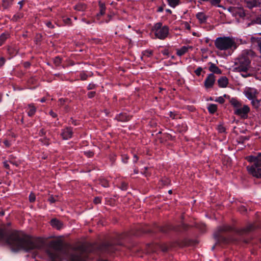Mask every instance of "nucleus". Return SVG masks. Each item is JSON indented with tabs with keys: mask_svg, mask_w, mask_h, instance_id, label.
Here are the masks:
<instances>
[{
	"mask_svg": "<svg viewBox=\"0 0 261 261\" xmlns=\"http://www.w3.org/2000/svg\"><path fill=\"white\" fill-rule=\"evenodd\" d=\"M29 108L30 109V110L28 112V115L29 116H32L36 112V108L33 105H32L31 104L29 105Z\"/></svg>",
	"mask_w": 261,
	"mask_h": 261,
	"instance_id": "nucleus-28",
	"label": "nucleus"
},
{
	"mask_svg": "<svg viewBox=\"0 0 261 261\" xmlns=\"http://www.w3.org/2000/svg\"><path fill=\"white\" fill-rule=\"evenodd\" d=\"M50 224L53 227H55L57 229H60L63 226L62 222L56 218L53 219L50 221Z\"/></svg>",
	"mask_w": 261,
	"mask_h": 261,
	"instance_id": "nucleus-15",
	"label": "nucleus"
},
{
	"mask_svg": "<svg viewBox=\"0 0 261 261\" xmlns=\"http://www.w3.org/2000/svg\"><path fill=\"white\" fill-rule=\"evenodd\" d=\"M95 95V92L92 91L88 93V96L89 98L93 97Z\"/></svg>",
	"mask_w": 261,
	"mask_h": 261,
	"instance_id": "nucleus-49",
	"label": "nucleus"
},
{
	"mask_svg": "<svg viewBox=\"0 0 261 261\" xmlns=\"http://www.w3.org/2000/svg\"><path fill=\"white\" fill-rule=\"evenodd\" d=\"M127 184L125 182H122L121 184V188L123 190H125L127 189Z\"/></svg>",
	"mask_w": 261,
	"mask_h": 261,
	"instance_id": "nucleus-52",
	"label": "nucleus"
},
{
	"mask_svg": "<svg viewBox=\"0 0 261 261\" xmlns=\"http://www.w3.org/2000/svg\"><path fill=\"white\" fill-rule=\"evenodd\" d=\"M208 65H210L208 67V70L212 72V73L218 74H221L222 73L221 70L218 66H217L215 64L210 62L208 63Z\"/></svg>",
	"mask_w": 261,
	"mask_h": 261,
	"instance_id": "nucleus-11",
	"label": "nucleus"
},
{
	"mask_svg": "<svg viewBox=\"0 0 261 261\" xmlns=\"http://www.w3.org/2000/svg\"><path fill=\"white\" fill-rule=\"evenodd\" d=\"M233 230V228L229 225H223L218 227L217 230L214 233V236L217 241L216 244L221 243L224 244L228 243L230 240L223 236V234Z\"/></svg>",
	"mask_w": 261,
	"mask_h": 261,
	"instance_id": "nucleus-5",
	"label": "nucleus"
},
{
	"mask_svg": "<svg viewBox=\"0 0 261 261\" xmlns=\"http://www.w3.org/2000/svg\"><path fill=\"white\" fill-rule=\"evenodd\" d=\"M49 245L55 250L54 252L49 253L51 261H61L60 253L68 255L70 261H86L87 259L88 250L84 245L77 247L70 254H68L69 245L63 243L61 240H53Z\"/></svg>",
	"mask_w": 261,
	"mask_h": 261,
	"instance_id": "nucleus-2",
	"label": "nucleus"
},
{
	"mask_svg": "<svg viewBox=\"0 0 261 261\" xmlns=\"http://www.w3.org/2000/svg\"><path fill=\"white\" fill-rule=\"evenodd\" d=\"M68 101L67 99H63V98H60L59 100V102L60 103V105L61 106H63L64 105V103Z\"/></svg>",
	"mask_w": 261,
	"mask_h": 261,
	"instance_id": "nucleus-46",
	"label": "nucleus"
},
{
	"mask_svg": "<svg viewBox=\"0 0 261 261\" xmlns=\"http://www.w3.org/2000/svg\"><path fill=\"white\" fill-rule=\"evenodd\" d=\"M236 236L240 237L239 239H235L232 240V241H237L241 240H243L244 239V230L243 229H237L235 230Z\"/></svg>",
	"mask_w": 261,
	"mask_h": 261,
	"instance_id": "nucleus-16",
	"label": "nucleus"
},
{
	"mask_svg": "<svg viewBox=\"0 0 261 261\" xmlns=\"http://www.w3.org/2000/svg\"><path fill=\"white\" fill-rule=\"evenodd\" d=\"M251 41L253 43H256V46H257L259 48V50L261 53V37L259 39L254 37H251Z\"/></svg>",
	"mask_w": 261,
	"mask_h": 261,
	"instance_id": "nucleus-21",
	"label": "nucleus"
},
{
	"mask_svg": "<svg viewBox=\"0 0 261 261\" xmlns=\"http://www.w3.org/2000/svg\"><path fill=\"white\" fill-rule=\"evenodd\" d=\"M0 242L7 243L14 250H23L25 251L41 249L43 246V242L41 239L32 238L17 231L6 233L1 229Z\"/></svg>",
	"mask_w": 261,
	"mask_h": 261,
	"instance_id": "nucleus-1",
	"label": "nucleus"
},
{
	"mask_svg": "<svg viewBox=\"0 0 261 261\" xmlns=\"http://www.w3.org/2000/svg\"><path fill=\"white\" fill-rule=\"evenodd\" d=\"M218 84L220 87L225 88L228 84V79L226 76H222L218 80Z\"/></svg>",
	"mask_w": 261,
	"mask_h": 261,
	"instance_id": "nucleus-14",
	"label": "nucleus"
},
{
	"mask_svg": "<svg viewBox=\"0 0 261 261\" xmlns=\"http://www.w3.org/2000/svg\"><path fill=\"white\" fill-rule=\"evenodd\" d=\"M36 196L33 193H31L29 196V201L30 202H34L35 201Z\"/></svg>",
	"mask_w": 261,
	"mask_h": 261,
	"instance_id": "nucleus-36",
	"label": "nucleus"
},
{
	"mask_svg": "<svg viewBox=\"0 0 261 261\" xmlns=\"http://www.w3.org/2000/svg\"><path fill=\"white\" fill-rule=\"evenodd\" d=\"M256 161L258 162L259 164L261 165V153L258 154L257 157Z\"/></svg>",
	"mask_w": 261,
	"mask_h": 261,
	"instance_id": "nucleus-57",
	"label": "nucleus"
},
{
	"mask_svg": "<svg viewBox=\"0 0 261 261\" xmlns=\"http://www.w3.org/2000/svg\"><path fill=\"white\" fill-rule=\"evenodd\" d=\"M14 0H2V7L4 9H8L12 4Z\"/></svg>",
	"mask_w": 261,
	"mask_h": 261,
	"instance_id": "nucleus-20",
	"label": "nucleus"
},
{
	"mask_svg": "<svg viewBox=\"0 0 261 261\" xmlns=\"http://www.w3.org/2000/svg\"><path fill=\"white\" fill-rule=\"evenodd\" d=\"M140 231L144 233H149L151 232L152 231L150 229H145V228H142L140 229Z\"/></svg>",
	"mask_w": 261,
	"mask_h": 261,
	"instance_id": "nucleus-53",
	"label": "nucleus"
},
{
	"mask_svg": "<svg viewBox=\"0 0 261 261\" xmlns=\"http://www.w3.org/2000/svg\"><path fill=\"white\" fill-rule=\"evenodd\" d=\"M5 62V59L3 57L0 58V67L2 66Z\"/></svg>",
	"mask_w": 261,
	"mask_h": 261,
	"instance_id": "nucleus-55",
	"label": "nucleus"
},
{
	"mask_svg": "<svg viewBox=\"0 0 261 261\" xmlns=\"http://www.w3.org/2000/svg\"><path fill=\"white\" fill-rule=\"evenodd\" d=\"M159 230L162 232L166 233L168 231V230L172 229L170 226H161L159 228Z\"/></svg>",
	"mask_w": 261,
	"mask_h": 261,
	"instance_id": "nucleus-30",
	"label": "nucleus"
},
{
	"mask_svg": "<svg viewBox=\"0 0 261 261\" xmlns=\"http://www.w3.org/2000/svg\"><path fill=\"white\" fill-rule=\"evenodd\" d=\"M173 246H171V245L169 246L166 244H161L160 245V248L163 252H166V251H168V250L169 249V248L170 247H172Z\"/></svg>",
	"mask_w": 261,
	"mask_h": 261,
	"instance_id": "nucleus-31",
	"label": "nucleus"
},
{
	"mask_svg": "<svg viewBox=\"0 0 261 261\" xmlns=\"http://www.w3.org/2000/svg\"><path fill=\"white\" fill-rule=\"evenodd\" d=\"M61 135L63 139L66 140L70 138L72 135V130L70 127H67L63 131Z\"/></svg>",
	"mask_w": 261,
	"mask_h": 261,
	"instance_id": "nucleus-12",
	"label": "nucleus"
},
{
	"mask_svg": "<svg viewBox=\"0 0 261 261\" xmlns=\"http://www.w3.org/2000/svg\"><path fill=\"white\" fill-rule=\"evenodd\" d=\"M231 104L236 108H240L241 107V103L235 98H231L230 100Z\"/></svg>",
	"mask_w": 261,
	"mask_h": 261,
	"instance_id": "nucleus-22",
	"label": "nucleus"
},
{
	"mask_svg": "<svg viewBox=\"0 0 261 261\" xmlns=\"http://www.w3.org/2000/svg\"><path fill=\"white\" fill-rule=\"evenodd\" d=\"M168 28L167 26L162 27V29H158L155 32V35L160 39H165L168 34Z\"/></svg>",
	"mask_w": 261,
	"mask_h": 261,
	"instance_id": "nucleus-9",
	"label": "nucleus"
},
{
	"mask_svg": "<svg viewBox=\"0 0 261 261\" xmlns=\"http://www.w3.org/2000/svg\"><path fill=\"white\" fill-rule=\"evenodd\" d=\"M169 3V5L172 7H176L177 5H178L179 0H167Z\"/></svg>",
	"mask_w": 261,
	"mask_h": 261,
	"instance_id": "nucleus-29",
	"label": "nucleus"
},
{
	"mask_svg": "<svg viewBox=\"0 0 261 261\" xmlns=\"http://www.w3.org/2000/svg\"><path fill=\"white\" fill-rule=\"evenodd\" d=\"M118 120L120 121H126L129 120V117L125 114H120L118 117Z\"/></svg>",
	"mask_w": 261,
	"mask_h": 261,
	"instance_id": "nucleus-24",
	"label": "nucleus"
},
{
	"mask_svg": "<svg viewBox=\"0 0 261 261\" xmlns=\"http://www.w3.org/2000/svg\"><path fill=\"white\" fill-rule=\"evenodd\" d=\"M233 129H234V132H236L237 134H238L239 132H242V133L244 132V131L243 130H242V129L239 126H234Z\"/></svg>",
	"mask_w": 261,
	"mask_h": 261,
	"instance_id": "nucleus-43",
	"label": "nucleus"
},
{
	"mask_svg": "<svg viewBox=\"0 0 261 261\" xmlns=\"http://www.w3.org/2000/svg\"><path fill=\"white\" fill-rule=\"evenodd\" d=\"M234 114L238 116H241L242 118L245 116V106L242 108H238L234 111Z\"/></svg>",
	"mask_w": 261,
	"mask_h": 261,
	"instance_id": "nucleus-19",
	"label": "nucleus"
},
{
	"mask_svg": "<svg viewBox=\"0 0 261 261\" xmlns=\"http://www.w3.org/2000/svg\"><path fill=\"white\" fill-rule=\"evenodd\" d=\"M256 91L254 89H249L246 92V95L247 97L251 100V103L255 108H258L259 106V101L256 99Z\"/></svg>",
	"mask_w": 261,
	"mask_h": 261,
	"instance_id": "nucleus-7",
	"label": "nucleus"
},
{
	"mask_svg": "<svg viewBox=\"0 0 261 261\" xmlns=\"http://www.w3.org/2000/svg\"><path fill=\"white\" fill-rule=\"evenodd\" d=\"M100 184L102 186H103L104 187H109L108 181L105 179H100Z\"/></svg>",
	"mask_w": 261,
	"mask_h": 261,
	"instance_id": "nucleus-34",
	"label": "nucleus"
},
{
	"mask_svg": "<svg viewBox=\"0 0 261 261\" xmlns=\"http://www.w3.org/2000/svg\"><path fill=\"white\" fill-rule=\"evenodd\" d=\"M6 38L7 37L4 34L1 35V36H0V46H1L3 44V43L6 40Z\"/></svg>",
	"mask_w": 261,
	"mask_h": 261,
	"instance_id": "nucleus-37",
	"label": "nucleus"
},
{
	"mask_svg": "<svg viewBox=\"0 0 261 261\" xmlns=\"http://www.w3.org/2000/svg\"><path fill=\"white\" fill-rule=\"evenodd\" d=\"M93 202L96 204L100 203L101 202V198L99 197H96L94 198Z\"/></svg>",
	"mask_w": 261,
	"mask_h": 261,
	"instance_id": "nucleus-45",
	"label": "nucleus"
},
{
	"mask_svg": "<svg viewBox=\"0 0 261 261\" xmlns=\"http://www.w3.org/2000/svg\"><path fill=\"white\" fill-rule=\"evenodd\" d=\"M46 25L47 27L54 29L55 28L54 25L52 24L50 21H48L46 22Z\"/></svg>",
	"mask_w": 261,
	"mask_h": 261,
	"instance_id": "nucleus-54",
	"label": "nucleus"
},
{
	"mask_svg": "<svg viewBox=\"0 0 261 261\" xmlns=\"http://www.w3.org/2000/svg\"><path fill=\"white\" fill-rule=\"evenodd\" d=\"M260 0H246V4L247 7L249 8H251L253 7L257 6L259 3Z\"/></svg>",
	"mask_w": 261,
	"mask_h": 261,
	"instance_id": "nucleus-17",
	"label": "nucleus"
},
{
	"mask_svg": "<svg viewBox=\"0 0 261 261\" xmlns=\"http://www.w3.org/2000/svg\"><path fill=\"white\" fill-rule=\"evenodd\" d=\"M216 81V76L213 73H210L204 81V86L206 89L212 88Z\"/></svg>",
	"mask_w": 261,
	"mask_h": 261,
	"instance_id": "nucleus-10",
	"label": "nucleus"
},
{
	"mask_svg": "<svg viewBox=\"0 0 261 261\" xmlns=\"http://www.w3.org/2000/svg\"><path fill=\"white\" fill-rule=\"evenodd\" d=\"M247 170L253 176L261 178V165L257 161L251 166H248Z\"/></svg>",
	"mask_w": 261,
	"mask_h": 261,
	"instance_id": "nucleus-6",
	"label": "nucleus"
},
{
	"mask_svg": "<svg viewBox=\"0 0 261 261\" xmlns=\"http://www.w3.org/2000/svg\"><path fill=\"white\" fill-rule=\"evenodd\" d=\"M74 9L77 11H83L86 9V5L83 3H79L74 7Z\"/></svg>",
	"mask_w": 261,
	"mask_h": 261,
	"instance_id": "nucleus-23",
	"label": "nucleus"
},
{
	"mask_svg": "<svg viewBox=\"0 0 261 261\" xmlns=\"http://www.w3.org/2000/svg\"><path fill=\"white\" fill-rule=\"evenodd\" d=\"M61 59L59 57H57L55 58L54 62L56 66H59L61 63Z\"/></svg>",
	"mask_w": 261,
	"mask_h": 261,
	"instance_id": "nucleus-39",
	"label": "nucleus"
},
{
	"mask_svg": "<svg viewBox=\"0 0 261 261\" xmlns=\"http://www.w3.org/2000/svg\"><path fill=\"white\" fill-rule=\"evenodd\" d=\"M216 101L219 102L220 103H223L225 101V100L223 97H219Z\"/></svg>",
	"mask_w": 261,
	"mask_h": 261,
	"instance_id": "nucleus-50",
	"label": "nucleus"
},
{
	"mask_svg": "<svg viewBox=\"0 0 261 261\" xmlns=\"http://www.w3.org/2000/svg\"><path fill=\"white\" fill-rule=\"evenodd\" d=\"M215 45L220 50H225L231 48L233 46L236 47L234 40L229 37H221L217 38L215 41Z\"/></svg>",
	"mask_w": 261,
	"mask_h": 261,
	"instance_id": "nucleus-4",
	"label": "nucleus"
},
{
	"mask_svg": "<svg viewBox=\"0 0 261 261\" xmlns=\"http://www.w3.org/2000/svg\"><path fill=\"white\" fill-rule=\"evenodd\" d=\"M210 2L213 6L220 7L219 4L220 3L221 0H210Z\"/></svg>",
	"mask_w": 261,
	"mask_h": 261,
	"instance_id": "nucleus-33",
	"label": "nucleus"
},
{
	"mask_svg": "<svg viewBox=\"0 0 261 261\" xmlns=\"http://www.w3.org/2000/svg\"><path fill=\"white\" fill-rule=\"evenodd\" d=\"M184 24L186 29H187L188 30H190L191 27L187 22H185Z\"/></svg>",
	"mask_w": 261,
	"mask_h": 261,
	"instance_id": "nucleus-56",
	"label": "nucleus"
},
{
	"mask_svg": "<svg viewBox=\"0 0 261 261\" xmlns=\"http://www.w3.org/2000/svg\"><path fill=\"white\" fill-rule=\"evenodd\" d=\"M5 145L7 146V147H9L10 145V142L8 141V140H5L4 142Z\"/></svg>",
	"mask_w": 261,
	"mask_h": 261,
	"instance_id": "nucleus-63",
	"label": "nucleus"
},
{
	"mask_svg": "<svg viewBox=\"0 0 261 261\" xmlns=\"http://www.w3.org/2000/svg\"><path fill=\"white\" fill-rule=\"evenodd\" d=\"M162 27L161 23H157L154 26V30H155V32L158 31V29H162Z\"/></svg>",
	"mask_w": 261,
	"mask_h": 261,
	"instance_id": "nucleus-41",
	"label": "nucleus"
},
{
	"mask_svg": "<svg viewBox=\"0 0 261 261\" xmlns=\"http://www.w3.org/2000/svg\"><path fill=\"white\" fill-rule=\"evenodd\" d=\"M105 10L106 9H104V8H102V9H100V13H99V14L101 15H102L105 14Z\"/></svg>",
	"mask_w": 261,
	"mask_h": 261,
	"instance_id": "nucleus-60",
	"label": "nucleus"
},
{
	"mask_svg": "<svg viewBox=\"0 0 261 261\" xmlns=\"http://www.w3.org/2000/svg\"><path fill=\"white\" fill-rule=\"evenodd\" d=\"M95 87V85L94 84H90L89 85L88 87V90L93 89Z\"/></svg>",
	"mask_w": 261,
	"mask_h": 261,
	"instance_id": "nucleus-58",
	"label": "nucleus"
},
{
	"mask_svg": "<svg viewBox=\"0 0 261 261\" xmlns=\"http://www.w3.org/2000/svg\"><path fill=\"white\" fill-rule=\"evenodd\" d=\"M152 54V50H145L143 53V55L148 57H150Z\"/></svg>",
	"mask_w": 261,
	"mask_h": 261,
	"instance_id": "nucleus-42",
	"label": "nucleus"
},
{
	"mask_svg": "<svg viewBox=\"0 0 261 261\" xmlns=\"http://www.w3.org/2000/svg\"><path fill=\"white\" fill-rule=\"evenodd\" d=\"M252 23H258L261 24V15L258 17L256 20H254V21H252Z\"/></svg>",
	"mask_w": 261,
	"mask_h": 261,
	"instance_id": "nucleus-47",
	"label": "nucleus"
},
{
	"mask_svg": "<svg viewBox=\"0 0 261 261\" xmlns=\"http://www.w3.org/2000/svg\"><path fill=\"white\" fill-rule=\"evenodd\" d=\"M85 154L88 157H91L93 156V152L90 151H85Z\"/></svg>",
	"mask_w": 261,
	"mask_h": 261,
	"instance_id": "nucleus-51",
	"label": "nucleus"
},
{
	"mask_svg": "<svg viewBox=\"0 0 261 261\" xmlns=\"http://www.w3.org/2000/svg\"><path fill=\"white\" fill-rule=\"evenodd\" d=\"M234 70L238 72L245 71V56L243 55L236 60Z\"/></svg>",
	"mask_w": 261,
	"mask_h": 261,
	"instance_id": "nucleus-8",
	"label": "nucleus"
},
{
	"mask_svg": "<svg viewBox=\"0 0 261 261\" xmlns=\"http://www.w3.org/2000/svg\"><path fill=\"white\" fill-rule=\"evenodd\" d=\"M202 68L201 67H198L195 71V74L198 75V76H199L201 74V72L202 71Z\"/></svg>",
	"mask_w": 261,
	"mask_h": 261,
	"instance_id": "nucleus-44",
	"label": "nucleus"
},
{
	"mask_svg": "<svg viewBox=\"0 0 261 261\" xmlns=\"http://www.w3.org/2000/svg\"><path fill=\"white\" fill-rule=\"evenodd\" d=\"M188 50V47L186 46L182 47L180 49L178 50L177 51V54L179 56H181L185 54Z\"/></svg>",
	"mask_w": 261,
	"mask_h": 261,
	"instance_id": "nucleus-27",
	"label": "nucleus"
},
{
	"mask_svg": "<svg viewBox=\"0 0 261 261\" xmlns=\"http://www.w3.org/2000/svg\"><path fill=\"white\" fill-rule=\"evenodd\" d=\"M81 77L82 80H85L87 79V75L85 74H82Z\"/></svg>",
	"mask_w": 261,
	"mask_h": 261,
	"instance_id": "nucleus-64",
	"label": "nucleus"
},
{
	"mask_svg": "<svg viewBox=\"0 0 261 261\" xmlns=\"http://www.w3.org/2000/svg\"><path fill=\"white\" fill-rule=\"evenodd\" d=\"M161 182H162L163 185L167 186L170 184V180L168 178H165L164 179H162Z\"/></svg>",
	"mask_w": 261,
	"mask_h": 261,
	"instance_id": "nucleus-38",
	"label": "nucleus"
},
{
	"mask_svg": "<svg viewBox=\"0 0 261 261\" xmlns=\"http://www.w3.org/2000/svg\"><path fill=\"white\" fill-rule=\"evenodd\" d=\"M256 159H257V157H254L252 155L248 156L247 158V160L249 162H253V163H254V162H256Z\"/></svg>",
	"mask_w": 261,
	"mask_h": 261,
	"instance_id": "nucleus-40",
	"label": "nucleus"
},
{
	"mask_svg": "<svg viewBox=\"0 0 261 261\" xmlns=\"http://www.w3.org/2000/svg\"><path fill=\"white\" fill-rule=\"evenodd\" d=\"M254 228L255 226L253 224H249L247 225V226H246V231H251L254 230Z\"/></svg>",
	"mask_w": 261,
	"mask_h": 261,
	"instance_id": "nucleus-35",
	"label": "nucleus"
},
{
	"mask_svg": "<svg viewBox=\"0 0 261 261\" xmlns=\"http://www.w3.org/2000/svg\"><path fill=\"white\" fill-rule=\"evenodd\" d=\"M233 12L235 13L236 16H239L244 19L245 17V11L243 8L235 7L233 9Z\"/></svg>",
	"mask_w": 261,
	"mask_h": 261,
	"instance_id": "nucleus-13",
	"label": "nucleus"
},
{
	"mask_svg": "<svg viewBox=\"0 0 261 261\" xmlns=\"http://www.w3.org/2000/svg\"><path fill=\"white\" fill-rule=\"evenodd\" d=\"M245 63H246V72L247 70V66H248V64L250 63V61L246 58Z\"/></svg>",
	"mask_w": 261,
	"mask_h": 261,
	"instance_id": "nucleus-62",
	"label": "nucleus"
},
{
	"mask_svg": "<svg viewBox=\"0 0 261 261\" xmlns=\"http://www.w3.org/2000/svg\"><path fill=\"white\" fill-rule=\"evenodd\" d=\"M23 17V14L19 13L14 15L12 19L14 21H16L18 19H20Z\"/></svg>",
	"mask_w": 261,
	"mask_h": 261,
	"instance_id": "nucleus-32",
	"label": "nucleus"
},
{
	"mask_svg": "<svg viewBox=\"0 0 261 261\" xmlns=\"http://www.w3.org/2000/svg\"><path fill=\"white\" fill-rule=\"evenodd\" d=\"M217 105L215 104H211L208 107V111L211 114H214L217 111Z\"/></svg>",
	"mask_w": 261,
	"mask_h": 261,
	"instance_id": "nucleus-26",
	"label": "nucleus"
},
{
	"mask_svg": "<svg viewBox=\"0 0 261 261\" xmlns=\"http://www.w3.org/2000/svg\"><path fill=\"white\" fill-rule=\"evenodd\" d=\"M218 130L220 133H223L225 132V128L223 126L220 125L218 126Z\"/></svg>",
	"mask_w": 261,
	"mask_h": 261,
	"instance_id": "nucleus-48",
	"label": "nucleus"
},
{
	"mask_svg": "<svg viewBox=\"0 0 261 261\" xmlns=\"http://www.w3.org/2000/svg\"><path fill=\"white\" fill-rule=\"evenodd\" d=\"M59 197L58 195L54 196L53 195H50L48 199V201L50 203H54L59 200Z\"/></svg>",
	"mask_w": 261,
	"mask_h": 261,
	"instance_id": "nucleus-25",
	"label": "nucleus"
},
{
	"mask_svg": "<svg viewBox=\"0 0 261 261\" xmlns=\"http://www.w3.org/2000/svg\"><path fill=\"white\" fill-rule=\"evenodd\" d=\"M126 236L127 234L125 233L116 234L111 238L110 242L103 243L100 245L98 249L104 252L112 251L113 246L115 245H122L120 241L124 239Z\"/></svg>",
	"mask_w": 261,
	"mask_h": 261,
	"instance_id": "nucleus-3",
	"label": "nucleus"
},
{
	"mask_svg": "<svg viewBox=\"0 0 261 261\" xmlns=\"http://www.w3.org/2000/svg\"><path fill=\"white\" fill-rule=\"evenodd\" d=\"M99 6L100 9H102V8L106 9L105 4L103 3H101L100 2H99Z\"/></svg>",
	"mask_w": 261,
	"mask_h": 261,
	"instance_id": "nucleus-61",
	"label": "nucleus"
},
{
	"mask_svg": "<svg viewBox=\"0 0 261 261\" xmlns=\"http://www.w3.org/2000/svg\"><path fill=\"white\" fill-rule=\"evenodd\" d=\"M196 17L201 23L205 22L207 18V16L202 12L198 13Z\"/></svg>",
	"mask_w": 261,
	"mask_h": 261,
	"instance_id": "nucleus-18",
	"label": "nucleus"
},
{
	"mask_svg": "<svg viewBox=\"0 0 261 261\" xmlns=\"http://www.w3.org/2000/svg\"><path fill=\"white\" fill-rule=\"evenodd\" d=\"M49 114L53 117H56L57 116V115L54 113L53 111H50L49 112Z\"/></svg>",
	"mask_w": 261,
	"mask_h": 261,
	"instance_id": "nucleus-59",
	"label": "nucleus"
}]
</instances>
